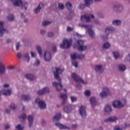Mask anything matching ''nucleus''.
<instances>
[{
    "label": "nucleus",
    "mask_w": 130,
    "mask_h": 130,
    "mask_svg": "<svg viewBox=\"0 0 130 130\" xmlns=\"http://www.w3.org/2000/svg\"><path fill=\"white\" fill-rule=\"evenodd\" d=\"M64 71V69L60 68H56L55 71H53L54 76L55 79H56L58 81V83L54 81L52 82V86L53 87H55L57 91H60L61 89H62V84H61V78L59 77L60 74H62V72Z\"/></svg>",
    "instance_id": "obj_1"
},
{
    "label": "nucleus",
    "mask_w": 130,
    "mask_h": 130,
    "mask_svg": "<svg viewBox=\"0 0 130 130\" xmlns=\"http://www.w3.org/2000/svg\"><path fill=\"white\" fill-rule=\"evenodd\" d=\"M62 44H61L60 45V48H62V49H63L64 48H66H66H69L70 46H71V44H72V40H64L62 41Z\"/></svg>",
    "instance_id": "obj_9"
},
{
    "label": "nucleus",
    "mask_w": 130,
    "mask_h": 130,
    "mask_svg": "<svg viewBox=\"0 0 130 130\" xmlns=\"http://www.w3.org/2000/svg\"><path fill=\"white\" fill-rule=\"evenodd\" d=\"M44 60L45 61H50L51 60V53L47 51L44 53Z\"/></svg>",
    "instance_id": "obj_20"
},
{
    "label": "nucleus",
    "mask_w": 130,
    "mask_h": 130,
    "mask_svg": "<svg viewBox=\"0 0 130 130\" xmlns=\"http://www.w3.org/2000/svg\"><path fill=\"white\" fill-rule=\"evenodd\" d=\"M58 6L59 10H64V5H63V4L62 3H58Z\"/></svg>",
    "instance_id": "obj_45"
},
{
    "label": "nucleus",
    "mask_w": 130,
    "mask_h": 130,
    "mask_svg": "<svg viewBox=\"0 0 130 130\" xmlns=\"http://www.w3.org/2000/svg\"><path fill=\"white\" fill-rule=\"evenodd\" d=\"M79 125H78V124H72L71 125V128H72V129H77Z\"/></svg>",
    "instance_id": "obj_48"
},
{
    "label": "nucleus",
    "mask_w": 130,
    "mask_h": 130,
    "mask_svg": "<svg viewBox=\"0 0 130 130\" xmlns=\"http://www.w3.org/2000/svg\"><path fill=\"white\" fill-rule=\"evenodd\" d=\"M87 31L91 38H95V36H96L95 31L92 30V28H89Z\"/></svg>",
    "instance_id": "obj_26"
},
{
    "label": "nucleus",
    "mask_w": 130,
    "mask_h": 130,
    "mask_svg": "<svg viewBox=\"0 0 130 130\" xmlns=\"http://www.w3.org/2000/svg\"><path fill=\"white\" fill-rule=\"evenodd\" d=\"M22 57L25 61H26L27 62H29V61H30V56L29 55V53H24L22 55Z\"/></svg>",
    "instance_id": "obj_29"
},
{
    "label": "nucleus",
    "mask_w": 130,
    "mask_h": 130,
    "mask_svg": "<svg viewBox=\"0 0 130 130\" xmlns=\"http://www.w3.org/2000/svg\"><path fill=\"white\" fill-rule=\"evenodd\" d=\"M9 33V30L4 27V22L0 21V37H3L4 34Z\"/></svg>",
    "instance_id": "obj_8"
},
{
    "label": "nucleus",
    "mask_w": 130,
    "mask_h": 130,
    "mask_svg": "<svg viewBox=\"0 0 130 130\" xmlns=\"http://www.w3.org/2000/svg\"><path fill=\"white\" fill-rule=\"evenodd\" d=\"M84 94L85 96H90V95H91V91H90V90H86Z\"/></svg>",
    "instance_id": "obj_61"
},
{
    "label": "nucleus",
    "mask_w": 130,
    "mask_h": 130,
    "mask_svg": "<svg viewBox=\"0 0 130 130\" xmlns=\"http://www.w3.org/2000/svg\"><path fill=\"white\" fill-rule=\"evenodd\" d=\"M79 114L82 118H86L87 116V111H86V107L81 106L79 109Z\"/></svg>",
    "instance_id": "obj_11"
},
{
    "label": "nucleus",
    "mask_w": 130,
    "mask_h": 130,
    "mask_svg": "<svg viewBox=\"0 0 130 130\" xmlns=\"http://www.w3.org/2000/svg\"><path fill=\"white\" fill-rule=\"evenodd\" d=\"M116 32V28L113 26L108 25L105 28V33L106 35H109L110 33H115Z\"/></svg>",
    "instance_id": "obj_7"
},
{
    "label": "nucleus",
    "mask_w": 130,
    "mask_h": 130,
    "mask_svg": "<svg viewBox=\"0 0 130 130\" xmlns=\"http://www.w3.org/2000/svg\"><path fill=\"white\" fill-rule=\"evenodd\" d=\"M22 100L26 102H29L31 100V96L28 94H24L22 96Z\"/></svg>",
    "instance_id": "obj_30"
},
{
    "label": "nucleus",
    "mask_w": 130,
    "mask_h": 130,
    "mask_svg": "<svg viewBox=\"0 0 130 130\" xmlns=\"http://www.w3.org/2000/svg\"><path fill=\"white\" fill-rule=\"evenodd\" d=\"M20 46H21L20 43H18L16 46V50H19V49H20Z\"/></svg>",
    "instance_id": "obj_64"
},
{
    "label": "nucleus",
    "mask_w": 130,
    "mask_h": 130,
    "mask_svg": "<svg viewBox=\"0 0 130 130\" xmlns=\"http://www.w3.org/2000/svg\"><path fill=\"white\" fill-rule=\"evenodd\" d=\"M36 48H37V50L38 51L40 57H43V55H42V48H41V46H37Z\"/></svg>",
    "instance_id": "obj_35"
},
{
    "label": "nucleus",
    "mask_w": 130,
    "mask_h": 130,
    "mask_svg": "<svg viewBox=\"0 0 130 130\" xmlns=\"http://www.w3.org/2000/svg\"><path fill=\"white\" fill-rule=\"evenodd\" d=\"M61 117V114L60 113H57L56 115H55L52 118L53 122H56L57 121H58L59 119H60Z\"/></svg>",
    "instance_id": "obj_25"
},
{
    "label": "nucleus",
    "mask_w": 130,
    "mask_h": 130,
    "mask_svg": "<svg viewBox=\"0 0 130 130\" xmlns=\"http://www.w3.org/2000/svg\"><path fill=\"white\" fill-rule=\"evenodd\" d=\"M112 9L114 12H116V13H122L124 8L123 6L121 4L116 3L113 5Z\"/></svg>",
    "instance_id": "obj_4"
},
{
    "label": "nucleus",
    "mask_w": 130,
    "mask_h": 130,
    "mask_svg": "<svg viewBox=\"0 0 130 130\" xmlns=\"http://www.w3.org/2000/svg\"><path fill=\"white\" fill-rule=\"evenodd\" d=\"M11 2H12L14 7H20L21 5V9L23 11H27L28 8V3L27 2L23 4L22 0H11Z\"/></svg>",
    "instance_id": "obj_2"
},
{
    "label": "nucleus",
    "mask_w": 130,
    "mask_h": 130,
    "mask_svg": "<svg viewBox=\"0 0 130 130\" xmlns=\"http://www.w3.org/2000/svg\"><path fill=\"white\" fill-rule=\"evenodd\" d=\"M122 126V128L125 129V128H128V127H130V124L126 122H125Z\"/></svg>",
    "instance_id": "obj_41"
},
{
    "label": "nucleus",
    "mask_w": 130,
    "mask_h": 130,
    "mask_svg": "<svg viewBox=\"0 0 130 130\" xmlns=\"http://www.w3.org/2000/svg\"><path fill=\"white\" fill-rule=\"evenodd\" d=\"M6 73V66L3 62H0V76H2L3 74Z\"/></svg>",
    "instance_id": "obj_24"
},
{
    "label": "nucleus",
    "mask_w": 130,
    "mask_h": 130,
    "mask_svg": "<svg viewBox=\"0 0 130 130\" xmlns=\"http://www.w3.org/2000/svg\"><path fill=\"white\" fill-rule=\"evenodd\" d=\"M117 120V117L116 116H111L104 120V122L107 123L108 122H114Z\"/></svg>",
    "instance_id": "obj_22"
},
{
    "label": "nucleus",
    "mask_w": 130,
    "mask_h": 130,
    "mask_svg": "<svg viewBox=\"0 0 130 130\" xmlns=\"http://www.w3.org/2000/svg\"><path fill=\"white\" fill-rule=\"evenodd\" d=\"M71 100L73 103L74 102H77V99L75 96H71Z\"/></svg>",
    "instance_id": "obj_53"
},
{
    "label": "nucleus",
    "mask_w": 130,
    "mask_h": 130,
    "mask_svg": "<svg viewBox=\"0 0 130 130\" xmlns=\"http://www.w3.org/2000/svg\"><path fill=\"white\" fill-rule=\"evenodd\" d=\"M113 55H114L115 59H118V58H119V52L117 51L113 52Z\"/></svg>",
    "instance_id": "obj_40"
},
{
    "label": "nucleus",
    "mask_w": 130,
    "mask_h": 130,
    "mask_svg": "<svg viewBox=\"0 0 130 130\" xmlns=\"http://www.w3.org/2000/svg\"><path fill=\"white\" fill-rule=\"evenodd\" d=\"M19 118L20 120V122L22 123H25L26 118H27V115H26L25 113H23L19 116Z\"/></svg>",
    "instance_id": "obj_28"
},
{
    "label": "nucleus",
    "mask_w": 130,
    "mask_h": 130,
    "mask_svg": "<svg viewBox=\"0 0 130 130\" xmlns=\"http://www.w3.org/2000/svg\"><path fill=\"white\" fill-rule=\"evenodd\" d=\"M123 128L122 127H120L119 125H116L115 127L114 128V130H123Z\"/></svg>",
    "instance_id": "obj_52"
},
{
    "label": "nucleus",
    "mask_w": 130,
    "mask_h": 130,
    "mask_svg": "<svg viewBox=\"0 0 130 130\" xmlns=\"http://www.w3.org/2000/svg\"><path fill=\"white\" fill-rule=\"evenodd\" d=\"M90 104L91 106V108L94 109L95 107L97 105V100H96V98L94 96H92L90 98Z\"/></svg>",
    "instance_id": "obj_18"
},
{
    "label": "nucleus",
    "mask_w": 130,
    "mask_h": 130,
    "mask_svg": "<svg viewBox=\"0 0 130 130\" xmlns=\"http://www.w3.org/2000/svg\"><path fill=\"white\" fill-rule=\"evenodd\" d=\"M55 125L57 126V127H58L59 129H68V130H71V127L63 124H61L59 122H56L55 124Z\"/></svg>",
    "instance_id": "obj_16"
},
{
    "label": "nucleus",
    "mask_w": 130,
    "mask_h": 130,
    "mask_svg": "<svg viewBox=\"0 0 130 130\" xmlns=\"http://www.w3.org/2000/svg\"><path fill=\"white\" fill-rule=\"evenodd\" d=\"M108 35H103L101 36V38L103 40H107L108 39Z\"/></svg>",
    "instance_id": "obj_49"
},
{
    "label": "nucleus",
    "mask_w": 130,
    "mask_h": 130,
    "mask_svg": "<svg viewBox=\"0 0 130 130\" xmlns=\"http://www.w3.org/2000/svg\"><path fill=\"white\" fill-rule=\"evenodd\" d=\"M72 64L75 67V68H78V61L73 60L72 61Z\"/></svg>",
    "instance_id": "obj_58"
},
{
    "label": "nucleus",
    "mask_w": 130,
    "mask_h": 130,
    "mask_svg": "<svg viewBox=\"0 0 130 130\" xmlns=\"http://www.w3.org/2000/svg\"><path fill=\"white\" fill-rule=\"evenodd\" d=\"M66 7L68 11H69L70 13H73V11L72 10V9H73V5L72 4V3L70 2H67L66 4Z\"/></svg>",
    "instance_id": "obj_31"
},
{
    "label": "nucleus",
    "mask_w": 130,
    "mask_h": 130,
    "mask_svg": "<svg viewBox=\"0 0 130 130\" xmlns=\"http://www.w3.org/2000/svg\"><path fill=\"white\" fill-rule=\"evenodd\" d=\"M126 104V101L124 100V103H122L119 100L115 101L113 103V106L114 108H116L117 109H120V108H122L124 107V105Z\"/></svg>",
    "instance_id": "obj_5"
},
{
    "label": "nucleus",
    "mask_w": 130,
    "mask_h": 130,
    "mask_svg": "<svg viewBox=\"0 0 130 130\" xmlns=\"http://www.w3.org/2000/svg\"><path fill=\"white\" fill-rule=\"evenodd\" d=\"M5 127L6 129H9V128L11 127V126L8 123H6L5 124Z\"/></svg>",
    "instance_id": "obj_62"
},
{
    "label": "nucleus",
    "mask_w": 130,
    "mask_h": 130,
    "mask_svg": "<svg viewBox=\"0 0 130 130\" xmlns=\"http://www.w3.org/2000/svg\"><path fill=\"white\" fill-rule=\"evenodd\" d=\"M94 2V0H84V4H85L86 7L90 8L91 4Z\"/></svg>",
    "instance_id": "obj_34"
},
{
    "label": "nucleus",
    "mask_w": 130,
    "mask_h": 130,
    "mask_svg": "<svg viewBox=\"0 0 130 130\" xmlns=\"http://www.w3.org/2000/svg\"><path fill=\"white\" fill-rule=\"evenodd\" d=\"M77 43L78 45V51H85L88 49V46L85 45V41L78 40L77 41Z\"/></svg>",
    "instance_id": "obj_3"
},
{
    "label": "nucleus",
    "mask_w": 130,
    "mask_h": 130,
    "mask_svg": "<svg viewBox=\"0 0 130 130\" xmlns=\"http://www.w3.org/2000/svg\"><path fill=\"white\" fill-rule=\"evenodd\" d=\"M11 108H12V109L13 110H16V109L17 108V106H16V105H15V104H11Z\"/></svg>",
    "instance_id": "obj_55"
},
{
    "label": "nucleus",
    "mask_w": 130,
    "mask_h": 130,
    "mask_svg": "<svg viewBox=\"0 0 130 130\" xmlns=\"http://www.w3.org/2000/svg\"><path fill=\"white\" fill-rule=\"evenodd\" d=\"M60 97L62 100H67V98H68V95L66 94L61 93L60 95Z\"/></svg>",
    "instance_id": "obj_44"
},
{
    "label": "nucleus",
    "mask_w": 130,
    "mask_h": 130,
    "mask_svg": "<svg viewBox=\"0 0 130 130\" xmlns=\"http://www.w3.org/2000/svg\"><path fill=\"white\" fill-rule=\"evenodd\" d=\"M43 8H44V3H40L38 7L34 9V12L36 15H38Z\"/></svg>",
    "instance_id": "obj_15"
},
{
    "label": "nucleus",
    "mask_w": 130,
    "mask_h": 130,
    "mask_svg": "<svg viewBox=\"0 0 130 130\" xmlns=\"http://www.w3.org/2000/svg\"><path fill=\"white\" fill-rule=\"evenodd\" d=\"M85 55L83 54H80L79 55H77V58L78 59H83V58H85Z\"/></svg>",
    "instance_id": "obj_47"
},
{
    "label": "nucleus",
    "mask_w": 130,
    "mask_h": 130,
    "mask_svg": "<svg viewBox=\"0 0 130 130\" xmlns=\"http://www.w3.org/2000/svg\"><path fill=\"white\" fill-rule=\"evenodd\" d=\"M72 78L75 80V81H76V82H81V83H83V84H87V80H83V79L79 76H77L76 74L73 73L72 75Z\"/></svg>",
    "instance_id": "obj_10"
},
{
    "label": "nucleus",
    "mask_w": 130,
    "mask_h": 130,
    "mask_svg": "<svg viewBox=\"0 0 130 130\" xmlns=\"http://www.w3.org/2000/svg\"><path fill=\"white\" fill-rule=\"evenodd\" d=\"M93 23L96 24V25H100V21H99V19H95L93 21Z\"/></svg>",
    "instance_id": "obj_56"
},
{
    "label": "nucleus",
    "mask_w": 130,
    "mask_h": 130,
    "mask_svg": "<svg viewBox=\"0 0 130 130\" xmlns=\"http://www.w3.org/2000/svg\"><path fill=\"white\" fill-rule=\"evenodd\" d=\"M48 92H49V87L48 86H46L43 89L38 90L37 93L39 96H42V95H44V94H46V93Z\"/></svg>",
    "instance_id": "obj_12"
},
{
    "label": "nucleus",
    "mask_w": 130,
    "mask_h": 130,
    "mask_svg": "<svg viewBox=\"0 0 130 130\" xmlns=\"http://www.w3.org/2000/svg\"><path fill=\"white\" fill-rule=\"evenodd\" d=\"M30 55L31 57L34 58L36 57V55H37V54L36 52H34L32 51H30Z\"/></svg>",
    "instance_id": "obj_54"
},
{
    "label": "nucleus",
    "mask_w": 130,
    "mask_h": 130,
    "mask_svg": "<svg viewBox=\"0 0 130 130\" xmlns=\"http://www.w3.org/2000/svg\"><path fill=\"white\" fill-rule=\"evenodd\" d=\"M1 91V93H2L3 95H4V96H11L12 94V89L11 88H9L8 89H3Z\"/></svg>",
    "instance_id": "obj_23"
},
{
    "label": "nucleus",
    "mask_w": 130,
    "mask_h": 130,
    "mask_svg": "<svg viewBox=\"0 0 130 130\" xmlns=\"http://www.w3.org/2000/svg\"><path fill=\"white\" fill-rule=\"evenodd\" d=\"M7 19L9 21H13L15 20V16L13 14H9L7 17Z\"/></svg>",
    "instance_id": "obj_39"
},
{
    "label": "nucleus",
    "mask_w": 130,
    "mask_h": 130,
    "mask_svg": "<svg viewBox=\"0 0 130 130\" xmlns=\"http://www.w3.org/2000/svg\"><path fill=\"white\" fill-rule=\"evenodd\" d=\"M25 129V126L22 124H18L15 126V129L16 130H24Z\"/></svg>",
    "instance_id": "obj_36"
},
{
    "label": "nucleus",
    "mask_w": 130,
    "mask_h": 130,
    "mask_svg": "<svg viewBox=\"0 0 130 130\" xmlns=\"http://www.w3.org/2000/svg\"><path fill=\"white\" fill-rule=\"evenodd\" d=\"M63 110L65 113L70 114L73 111V107L71 105H66L63 108Z\"/></svg>",
    "instance_id": "obj_14"
},
{
    "label": "nucleus",
    "mask_w": 130,
    "mask_h": 130,
    "mask_svg": "<svg viewBox=\"0 0 130 130\" xmlns=\"http://www.w3.org/2000/svg\"><path fill=\"white\" fill-rule=\"evenodd\" d=\"M52 23V22L51 21H44L42 23V25L43 26H47L48 25H50Z\"/></svg>",
    "instance_id": "obj_50"
},
{
    "label": "nucleus",
    "mask_w": 130,
    "mask_h": 130,
    "mask_svg": "<svg viewBox=\"0 0 130 130\" xmlns=\"http://www.w3.org/2000/svg\"><path fill=\"white\" fill-rule=\"evenodd\" d=\"M93 25L92 24H82V28H85L88 30L89 28H92Z\"/></svg>",
    "instance_id": "obj_42"
},
{
    "label": "nucleus",
    "mask_w": 130,
    "mask_h": 130,
    "mask_svg": "<svg viewBox=\"0 0 130 130\" xmlns=\"http://www.w3.org/2000/svg\"><path fill=\"white\" fill-rule=\"evenodd\" d=\"M105 111L107 113H110L112 111V108H111L110 106L108 105L105 107Z\"/></svg>",
    "instance_id": "obj_37"
},
{
    "label": "nucleus",
    "mask_w": 130,
    "mask_h": 130,
    "mask_svg": "<svg viewBox=\"0 0 130 130\" xmlns=\"http://www.w3.org/2000/svg\"><path fill=\"white\" fill-rule=\"evenodd\" d=\"M27 120L28 122V127H32L33 126V123L34 122V117L32 115H29L27 117Z\"/></svg>",
    "instance_id": "obj_21"
},
{
    "label": "nucleus",
    "mask_w": 130,
    "mask_h": 130,
    "mask_svg": "<svg viewBox=\"0 0 130 130\" xmlns=\"http://www.w3.org/2000/svg\"><path fill=\"white\" fill-rule=\"evenodd\" d=\"M98 16L101 18V19H104L105 17L103 14L102 13H99L98 14Z\"/></svg>",
    "instance_id": "obj_63"
},
{
    "label": "nucleus",
    "mask_w": 130,
    "mask_h": 130,
    "mask_svg": "<svg viewBox=\"0 0 130 130\" xmlns=\"http://www.w3.org/2000/svg\"><path fill=\"white\" fill-rule=\"evenodd\" d=\"M86 4H83V3H80L79 4V9L80 10H84L85 8H86Z\"/></svg>",
    "instance_id": "obj_46"
},
{
    "label": "nucleus",
    "mask_w": 130,
    "mask_h": 130,
    "mask_svg": "<svg viewBox=\"0 0 130 130\" xmlns=\"http://www.w3.org/2000/svg\"><path fill=\"white\" fill-rule=\"evenodd\" d=\"M35 66H36V67H38V66H39L40 64V61L38 59H37L34 63Z\"/></svg>",
    "instance_id": "obj_57"
},
{
    "label": "nucleus",
    "mask_w": 130,
    "mask_h": 130,
    "mask_svg": "<svg viewBox=\"0 0 130 130\" xmlns=\"http://www.w3.org/2000/svg\"><path fill=\"white\" fill-rule=\"evenodd\" d=\"M48 37H49L50 38H52V37H53V36H54V33L53 32H49L47 34Z\"/></svg>",
    "instance_id": "obj_51"
},
{
    "label": "nucleus",
    "mask_w": 130,
    "mask_h": 130,
    "mask_svg": "<svg viewBox=\"0 0 130 130\" xmlns=\"http://www.w3.org/2000/svg\"><path fill=\"white\" fill-rule=\"evenodd\" d=\"M67 31L68 32H73L74 31V27H71L70 26L67 27Z\"/></svg>",
    "instance_id": "obj_60"
},
{
    "label": "nucleus",
    "mask_w": 130,
    "mask_h": 130,
    "mask_svg": "<svg viewBox=\"0 0 130 130\" xmlns=\"http://www.w3.org/2000/svg\"><path fill=\"white\" fill-rule=\"evenodd\" d=\"M109 94V90H108V88L105 87L104 88V90L100 93V96L102 98H106L107 97V95Z\"/></svg>",
    "instance_id": "obj_17"
},
{
    "label": "nucleus",
    "mask_w": 130,
    "mask_h": 130,
    "mask_svg": "<svg viewBox=\"0 0 130 130\" xmlns=\"http://www.w3.org/2000/svg\"><path fill=\"white\" fill-rule=\"evenodd\" d=\"M71 58L73 60L77 59L78 58V54L74 53L73 54L71 55Z\"/></svg>",
    "instance_id": "obj_43"
},
{
    "label": "nucleus",
    "mask_w": 130,
    "mask_h": 130,
    "mask_svg": "<svg viewBox=\"0 0 130 130\" xmlns=\"http://www.w3.org/2000/svg\"><path fill=\"white\" fill-rule=\"evenodd\" d=\"M84 19L85 20L86 23H89L90 22V15H84L81 17V21H84Z\"/></svg>",
    "instance_id": "obj_27"
},
{
    "label": "nucleus",
    "mask_w": 130,
    "mask_h": 130,
    "mask_svg": "<svg viewBox=\"0 0 130 130\" xmlns=\"http://www.w3.org/2000/svg\"><path fill=\"white\" fill-rule=\"evenodd\" d=\"M111 46V45H110L109 43L107 42L103 44V48H104V49H109V48H110Z\"/></svg>",
    "instance_id": "obj_38"
},
{
    "label": "nucleus",
    "mask_w": 130,
    "mask_h": 130,
    "mask_svg": "<svg viewBox=\"0 0 130 130\" xmlns=\"http://www.w3.org/2000/svg\"><path fill=\"white\" fill-rule=\"evenodd\" d=\"M121 24H122V20L120 19H116L112 21V25H113V26L118 27V26H121Z\"/></svg>",
    "instance_id": "obj_19"
},
{
    "label": "nucleus",
    "mask_w": 130,
    "mask_h": 130,
    "mask_svg": "<svg viewBox=\"0 0 130 130\" xmlns=\"http://www.w3.org/2000/svg\"><path fill=\"white\" fill-rule=\"evenodd\" d=\"M118 70L120 72H124L126 70V67L123 64H119L118 65Z\"/></svg>",
    "instance_id": "obj_33"
},
{
    "label": "nucleus",
    "mask_w": 130,
    "mask_h": 130,
    "mask_svg": "<svg viewBox=\"0 0 130 130\" xmlns=\"http://www.w3.org/2000/svg\"><path fill=\"white\" fill-rule=\"evenodd\" d=\"M36 103L38 105L39 107H40L41 110L46 109V104L44 101L41 100L38 98L36 100Z\"/></svg>",
    "instance_id": "obj_6"
},
{
    "label": "nucleus",
    "mask_w": 130,
    "mask_h": 130,
    "mask_svg": "<svg viewBox=\"0 0 130 130\" xmlns=\"http://www.w3.org/2000/svg\"><path fill=\"white\" fill-rule=\"evenodd\" d=\"M26 78L30 81H35L36 80V77L32 74H27L25 76Z\"/></svg>",
    "instance_id": "obj_32"
},
{
    "label": "nucleus",
    "mask_w": 130,
    "mask_h": 130,
    "mask_svg": "<svg viewBox=\"0 0 130 130\" xmlns=\"http://www.w3.org/2000/svg\"><path fill=\"white\" fill-rule=\"evenodd\" d=\"M94 71L97 74H102L104 72L103 66L101 64H97L94 67Z\"/></svg>",
    "instance_id": "obj_13"
},
{
    "label": "nucleus",
    "mask_w": 130,
    "mask_h": 130,
    "mask_svg": "<svg viewBox=\"0 0 130 130\" xmlns=\"http://www.w3.org/2000/svg\"><path fill=\"white\" fill-rule=\"evenodd\" d=\"M52 50L53 52H56L57 51V48L55 45L52 46Z\"/></svg>",
    "instance_id": "obj_59"
}]
</instances>
